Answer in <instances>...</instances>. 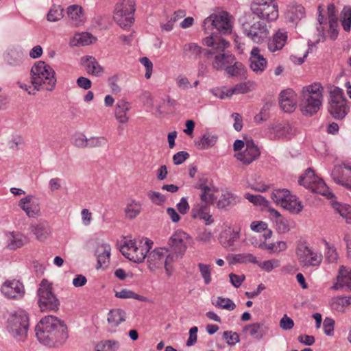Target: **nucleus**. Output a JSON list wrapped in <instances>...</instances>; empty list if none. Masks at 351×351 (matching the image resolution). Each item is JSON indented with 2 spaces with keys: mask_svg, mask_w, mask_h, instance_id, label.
<instances>
[{
  "mask_svg": "<svg viewBox=\"0 0 351 351\" xmlns=\"http://www.w3.org/2000/svg\"><path fill=\"white\" fill-rule=\"evenodd\" d=\"M66 326L57 317L49 315L43 318L36 327L38 340L45 345L51 346L58 339L65 336Z\"/></svg>",
  "mask_w": 351,
  "mask_h": 351,
  "instance_id": "nucleus-1",
  "label": "nucleus"
},
{
  "mask_svg": "<svg viewBox=\"0 0 351 351\" xmlns=\"http://www.w3.org/2000/svg\"><path fill=\"white\" fill-rule=\"evenodd\" d=\"M203 44L211 47L210 51L208 53V58H210V56L215 54L212 63L215 69H223L234 63V56L224 53V50L229 47L230 44L221 36L212 34L203 40Z\"/></svg>",
  "mask_w": 351,
  "mask_h": 351,
  "instance_id": "nucleus-2",
  "label": "nucleus"
},
{
  "mask_svg": "<svg viewBox=\"0 0 351 351\" xmlns=\"http://www.w3.org/2000/svg\"><path fill=\"white\" fill-rule=\"evenodd\" d=\"M324 92V87L318 82L303 87L300 107L304 114L311 116L319 110L322 106Z\"/></svg>",
  "mask_w": 351,
  "mask_h": 351,
  "instance_id": "nucleus-3",
  "label": "nucleus"
},
{
  "mask_svg": "<svg viewBox=\"0 0 351 351\" xmlns=\"http://www.w3.org/2000/svg\"><path fill=\"white\" fill-rule=\"evenodd\" d=\"M32 84L37 90H52L56 85L55 73L52 68L43 61L35 64L31 70Z\"/></svg>",
  "mask_w": 351,
  "mask_h": 351,
  "instance_id": "nucleus-4",
  "label": "nucleus"
},
{
  "mask_svg": "<svg viewBox=\"0 0 351 351\" xmlns=\"http://www.w3.org/2000/svg\"><path fill=\"white\" fill-rule=\"evenodd\" d=\"M152 243L148 240L136 241L125 238L121 246L120 251L122 254L131 261L142 263L150 249Z\"/></svg>",
  "mask_w": 351,
  "mask_h": 351,
  "instance_id": "nucleus-5",
  "label": "nucleus"
},
{
  "mask_svg": "<svg viewBox=\"0 0 351 351\" xmlns=\"http://www.w3.org/2000/svg\"><path fill=\"white\" fill-rule=\"evenodd\" d=\"M328 111L337 119H342L348 113L349 106L342 89L338 87L330 89Z\"/></svg>",
  "mask_w": 351,
  "mask_h": 351,
  "instance_id": "nucleus-6",
  "label": "nucleus"
},
{
  "mask_svg": "<svg viewBox=\"0 0 351 351\" xmlns=\"http://www.w3.org/2000/svg\"><path fill=\"white\" fill-rule=\"evenodd\" d=\"M299 182L312 192L326 196L328 199L333 197V194L329 191L324 181L316 176L311 168L306 170L304 175L300 177Z\"/></svg>",
  "mask_w": 351,
  "mask_h": 351,
  "instance_id": "nucleus-7",
  "label": "nucleus"
},
{
  "mask_svg": "<svg viewBox=\"0 0 351 351\" xmlns=\"http://www.w3.org/2000/svg\"><path fill=\"white\" fill-rule=\"evenodd\" d=\"M28 326L27 315L22 309L16 311L8 319V330L14 337L19 339V340H23L25 338Z\"/></svg>",
  "mask_w": 351,
  "mask_h": 351,
  "instance_id": "nucleus-8",
  "label": "nucleus"
},
{
  "mask_svg": "<svg viewBox=\"0 0 351 351\" xmlns=\"http://www.w3.org/2000/svg\"><path fill=\"white\" fill-rule=\"evenodd\" d=\"M38 305L40 311H56L58 309L59 301L52 292V287L47 280H43L38 290Z\"/></svg>",
  "mask_w": 351,
  "mask_h": 351,
  "instance_id": "nucleus-9",
  "label": "nucleus"
},
{
  "mask_svg": "<svg viewBox=\"0 0 351 351\" xmlns=\"http://www.w3.org/2000/svg\"><path fill=\"white\" fill-rule=\"evenodd\" d=\"M271 0H253L251 10L258 18L267 21H274L278 17V5Z\"/></svg>",
  "mask_w": 351,
  "mask_h": 351,
  "instance_id": "nucleus-10",
  "label": "nucleus"
},
{
  "mask_svg": "<svg viewBox=\"0 0 351 351\" xmlns=\"http://www.w3.org/2000/svg\"><path fill=\"white\" fill-rule=\"evenodd\" d=\"M135 1L134 0H123L116 4L114 19L121 27L130 26L134 21Z\"/></svg>",
  "mask_w": 351,
  "mask_h": 351,
  "instance_id": "nucleus-11",
  "label": "nucleus"
},
{
  "mask_svg": "<svg viewBox=\"0 0 351 351\" xmlns=\"http://www.w3.org/2000/svg\"><path fill=\"white\" fill-rule=\"evenodd\" d=\"M213 25L223 34H230L232 32L231 16L227 12L213 14L207 17L204 21V27Z\"/></svg>",
  "mask_w": 351,
  "mask_h": 351,
  "instance_id": "nucleus-12",
  "label": "nucleus"
},
{
  "mask_svg": "<svg viewBox=\"0 0 351 351\" xmlns=\"http://www.w3.org/2000/svg\"><path fill=\"white\" fill-rule=\"evenodd\" d=\"M296 256L302 267H317L322 261V254L314 252L304 243L298 244L296 248Z\"/></svg>",
  "mask_w": 351,
  "mask_h": 351,
  "instance_id": "nucleus-13",
  "label": "nucleus"
},
{
  "mask_svg": "<svg viewBox=\"0 0 351 351\" xmlns=\"http://www.w3.org/2000/svg\"><path fill=\"white\" fill-rule=\"evenodd\" d=\"M331 176L335 183L351 191V165L342 164L335 167Z\"/></svg>",
  "mask_w": 351,
  "mask_h": 351,
  "instance_id": "nucleus-14",
  "label": "nucleus"
},
{
  "mask_svg": "<svg viewBox=\"0 0 351 351\" xmlns=\"http://www.w3.org/2000/svg\"><path fill=\"white\" fill-rule=\"evenodd\" d=\"M1 291L6 298L13 300L21 299L25 293L23 285L15 279L5 281Z\"/></svg>",
  "mask_w": 351,
  "mask_h": 351,
  "instance_id": "nucleus-15",
  "label": "nucleus"
},
{
  "mask_svg": "<svg viewBox=\"0 0 351 351\" xmlns=\"http://www.w3.org/2000/svg\"><path fill=\"white\" fill-rule=\"evenodd\" d=\"M260 154L259 148L252 140H247L245 142V150L235 154V157L243 165H248L256 160L260 156Z\"/></svg>",
  "mask_w": 351,
  "mask_h": 351,
  "instance_id": "nucleus-16",
  "label": "nucleus"
},
{
  "mask_svg": "<svg viewBox=\"0 0 351 351\" xmlns=\"http://www.w3.org/2000/svg\"><path fill=\"white\" fill-rule=\"evenodd\" d=\"M189 235L182 230L176 231L170 238L169 243L175 254L182 255L186 251Z\"/></svg>",
  "mask_w": 351,
  "mask_h": 351,
  "instance_id": "nucleus-17",
  "label": "nucleus"
},
{
  "mask_svg": "<svg viewBox=\"0 0 351 351\" xmlns=\"http://www.w3.org/2000/svg\"><path fill=\"white\" fill-rule=\"evenodd\" d=\"M241 227H230L225 228L219 234V240L224 247H232L240 238Z\"/></svg>",
  "mask_w": 351,
  "mask_h": 351,
  "instance_id": "nucleus-18",
  "label": "nucleus"
},
{
  "mask_svg": "<svg viewBox=\"0 0 351 351\" xmlns=\"http://www.w3.org/2000/svg\"><path fill=\"white\" fill-rule=\"evenodd\" d=\"M279 104L285 112H293L297 105L296 93L290 88L282 90L280 95Z\"/></svg>",
  "mask_w": 351,
  "mask_h": 351,
  "instance_id": "nucleus-19",
  "label": "nucleus"
},
{
  "mask_svg": "<svg viewBox=\"0 0 351 351\" xmlns=\"http://www.w3.org/2000/svg\"><path fill=\"white\" fill-rule=\"evenodd\" d=\"M210 204L204 202L195 204L191 210V217L193 219L203 220L206 225L213 223L214 219L210 214Z\"/></svg>",
  "mask_w": 351,
  "mask_h": 351,
  "instance_id": "nucleus-20",
  "label": "nucleus"
},
{
  "mask_svg": "<svg viewBox=\"0 0 351 351\" xmlns=\"http://www.w3.org/2000/svg\"><path fill=\"white\" fill-rule=\"evenodd\" d=\"M19 206L25 212L29 217H36L40 215V209L38 199L28 195L19 202Z\"/></svg>",
  "mask_w": 351,
  "mask_h": 351,
  "instance_id": "nucleus-21",
  "label": "nucleus"
},
{
  "mask_svg": "<svg viewBox=\"0 0 351 351\" xmlns=\"http://www.w3.org/2000/svg\"><path fill=\"white\" fill-rule=\"evenodd\" d=\"M67 16L70 23L75 26L82 25L86 19L82 8L77 5H72L67 8Z\"/></svg>",
  "mask_w": 351,
  "mask_h": 351,
  "instance_id": "nucleus-22",
  "label": "nucleus"
},
{
  "mask_svg": "<svg viewBox=\"0 0 351 351\" xmlns=\"http://www.w3.org/2000/svg\"><path fill=\"white\" fill-rule=\"evenodd\" d=\"M167 252L168 250L166 248H158L152 252L148 256L149 268L154 269L161 267L164 265Z\"/></svg>",
  "mask_w": 351,
  "mask_h": 351,
  "instance_id": "nucleus-23",
  "label": "nucleus"
},
{
  "mask_svg": "<svg viewBox=\"0 0 351 351\" xmlns=\"http://www.w3.org/2000/svg\"><path fill=\"white\" fill-rule=\"evenodd\" d=\"M344 287L351 290V269L345 266H341L337 277V282L333 285L332 289L337 290Z\"/></svg>",
  "mask_w": 351,
  "mask_h": 351,
  "instance_id": "nucleus-24",
  "label": "nucleus"
},
{
  "mask_svg": "<svg viewBox=\"0 0 351 351\" xmlns=\"http://www.w3.org/2000/svg\"><path fill=\"white\" fill-rule=\"evenodd\" d=\"M81 62L88 74L99 76L103 73V68L94 57H83L81 59Z\"/></svg>",
  "mask_w": 351,
  "mask_h": 351,
  "instance_id": "nucleus-25",
  "label": "nucleus"
},
{
  "mask_svg": "<svg viewBox=\"0 0 351 351\" xmlns=\"http://www.w3.org/2000/svg\"><path fill=\"white\" fill-rule=\"evenodd\" d=\"M196 188L201 190L200 199L202 202L212 205L217 199L215 193L218 192L213 187L206 185L205 183L199 182Z\"/></svg>",
  "mask_w": 351,
  "mask_h": 351,
  "instance_id": "nucleus-26",
  "label": "nucleus"
},
{
  "mask_svg": "<svg viewBox=\"0 0 351 351\" xmlns=\"http://www.w3.org/2000/svg\"><path fill=\"white\" fill-rule=\"evenodd\" d=\"M287 40V33L284 29H279L273 36L268 44V48L271 52L280 50Z\"/></svg>",
  "mask_w": 351,
  "mask_h": 351,
  "instance_id": "nucleus-27",
  "label": "nucleus"
},
{
  "mask_svg": "<svg viewBox=\"0 0 351 351\" xmlns=\"http://www.w3.org/2000/svg\"><path fill=\"white\" fill-rule=\"evenodd\" d=\"M250 67L254 71H263L267 64L266 60L260 54V49L254 47L251 51Z\"/></svg>",
  "mask_w": 351,
  "mask_h": 351,
  "instance_id": "nucleus-28",
  "label": "nucleus"
},
{
  "mask_svg": "<svg viewBox=\"0 0 351 351\" xmlns=\"http://www.w3.org/2000/svg\"><path fill=\"white\" fill-rule=\"evenodd\" d=\"M251 85L250 82L238 84L232 88L221 90L219 97L221 99H223L225 97H230L233 95L247 93L251 90Z\"/></svg>",
  "mask_w": 351,
  "mask_h": 351,
  "instance_id": "nucleus-29",
  "label": "nucleus"
},
{
  "mask_svg": "<svg viewBox=\"0 0 351 351\" xmlns=\"http://www.w3.org/2000/svg\"><path fill=\"white\" fill-rule=\"evenodd\" d=\"M274 131L278 138L290 139L295 134V129L288 123L276 125Z\"/></svg>",
  "mask_w": 351,
  "mask_h": 351,
  "instance_id": "nucleus-30",
  "label": "nucleus"
},
{
  "mask_svg": "<svg viewBox=\"0 0 351 351\" xmlns=\"http://www.w3.org/2000/svg\"><path fill=\"white\" fill-rule=\"evenodd\" d=\"M248 35L254 42L260 43L267 37V32L265 27L258 22L251 27Z\"/></svg>",
  "mask_w": 351,
  "mask_h": 351,
  "instance_id": "nucleus-31",
  "label": "nucleus"
},
{
  "mask_svg": "<svg viewBox=\"0 0 351 351\" xmlns=\"http://www.w3.org/2000/svg\"><path fill=\"white\" fill-rule=\"evenodd\" d=\"M94 41H95V38L92 34L82 32L75 34L70 40V45L71 46H84L92 44Z\"/></svg>",
  "mask_w": 351,
  "mask_h": 351,
  "instance_id": "nucleus-32",
  "label": "nucleus"
},
{
  "mask_svg": "<svg viewBox=\"0 0 351 351\" xmlns=\"http://www.w3.org/2000/svg\"><path fill=\"white\" fill-rule=\"evenodd\" d=\"M351 305V297L339 296L332 299L331 308L337 311L343 313Z\"/></svg>",
  "mask_w": 351,
  "mask_h": 351,
  "instance_id": "nucleus-33",
  "label": "nucleus"
},
{
  "mask_svg": "<svg viewBox=\"0 0 351 351\" xmlns=\"http://www.w3.org/2000/svg\"><path fill=\"white\" fill-rule=\"evenodd\" d=\"M130 110V104L124 100L118 101L115 108V116L120 123H126L128 121L127 112Z\"/></svg>",
  "mask_w": 351,
  "mask_h": 351,
  "instance_id": "nucleus-34",
  "label": "nucleus"
},
{
  "mask_svg": "<svg viewBox=\"0 0 351 351\" xmlns=\"http://www.w3.org/2000/svg\"><path fill=\"white\" fill-rule=\"evenodd\" d=\"M125 312L119 308L112 309L110 311L108 321L112 327L117 326L125 320Z\"/></svg>",
  "mask_w": 351,
  "mask_h": 351,
  "instance_id": "nucleus-35",
  "label": "nucleus"
},
{
  "mask_svg": "<svg viewBox=\"0 0 351 351\" xmlns=\"http://www.w3.org/2000/svg\"><path fill=\"white\" fill-rule=\"evenodd\" d=\"M97 262L100 267L109 262L110 256V247L109 245H101L97 250Z\"/></svg>",
  "mask_w": 351,
  "mask_h": 351,
  "instance_id": "nucleus-36",
  "label": "nucleus"
},
{
  "mask_svg": "<svg viewBox=\"0 0 351 351\" xmlns=\"http://www.w3.org/2000/svg\"><path fill=\"white\" fill-rule=\"evenodd\" d=\"M282 208L289 210L290 213H298L302 210V206L295 196L291 195L290 197L287 198Z\"/></svg>",
  "mask_w": 351,
  "mask_h": 351,
  "instance_id": "nucleus-37",
  "label": "nucleus"
},
{
  "mask_svg": "<svg viewBox=\"0 0 351 351\" xmlns=\"http://www.w3.org/2000/svg\"><path fill=\"white\" fill-rule=\"evenodd\" d=\"M340 21L344 31L349 32L351 29V7L345 6L340 15Z\"/></svg>",
  "mask_w": 351,
  "mask_h": 351,
  "instance_id": "nucleus-38",
  "label": "nucleus"
},
{
  "mask_svg": "<svg viewBox=\"0 0 351 351\" xmlns=\"http://www.w3.org/2000/svg\"><path fill=\"white\" fill-rule=\"evenodd\" d=\"M291 195L290 192L286 189L275 190L271 194V199L278 205L282 207L287 198H289Z\"/></svg>",
  "mask_w": 351,
  "mask_h": 351,
  "instance_id": "nucleus-39",
  "label": "nucleus"
},
{
  "mask_svg": "<svg viewBox=\"0 0 351 351\" xmlns=\"http://www.w3.org/2000/svg\"><path fill=\"white\" fill-rule=\"evenodd\" d=\"M202 51V47L195 43H187L183 47V53L186 56L197 57Z\"/></svg>",
  "mask_w": 351,
  "mask_h": 351,
  "instance_id": "nucleus-40",
  "label": "nucleus"
},
{
  "mask_svg": "<svg viewBox=\"0 0 351 351\" xmlns=\"http://www.w3.org/2000/svg\"><path fill=\"white\" fill-rule=\"evenodd\" d=\"M261 247L270 252L278 253L287 249V243L285 241H278L273 243H263Z\"/></svg>",
  "mask_w": 351,
  "mask_h": 351,
  "instance_id": "nucleus-41",
  "label": "nucleus"
},
{
  "mask_svg": "<svg viewBox=\"0 0 351 351\" xmlns=\"http://www.w3.org/2000/svg\"><path fill=\"white\" fill-rule=\"evenodd\" d=\"M141 205L138 202L132 201L128 204L125 209V213L128 218L136 217L141 212Z\"/></svg>",
  "mask_w": 351,
  "mask_h": 351,
  "instance_id": "nucleus-42",
  "label": "nucleus"
},
{
  "mask_svg": "<svg viewBox=\"0 0 351 351\" xmlns=\"http://www.w3.org/2000/svg\"><path fill=\"white\" fill-rule=\"evenodd\" d=\"M250 227L252 230L258 232H265L263 236L265 239L270 238L272 234L271 230L267 228V224L263 221H253Z\"/></svg>",
  "mask_w": 351,
  "mask_h": 351,
  "instance_id": "nucleus-43",
  "label": "nucleus"
},
{
  "mask_svg": "<svg viewBox=\"0 0 351 351\" xmlns=\"http://www.w3.org/2000/svg\"><path fill=\"white\" fill-rule=\"evenodd\" d=\"M32 231L39 240L45 239L49 234L48 228L43 223H39L33 226Z\"/></svg>",
  "mask_w": 351,
  "mask_h": 351,
  "instance_id": "nucleus-44",
  "label": "nucleus"
},
{
  "mask_svg": "<svg viewBox=\"0 0 351 351\" xmlns=\"http://www.w3.org/2000/svg\"><path fill=\"white\" fill-rule=\"evenodd\" d=\"M198 268L200 271L201 276L204 279V283L206 285H208L210 283L212 278H211V271L212 268L210 265L199 263Z\"/></svg>",
  "mask_w": 351,
  "mask_h": 351,
  "instance_id": "nucleus-45",
  "label": "nucleus"
},
{
  "mask_svg": "<svg viewBox=\"0 0 351 351\" xmlns=\"http://www.w3.org/2000/svg\"><path fill=\"white\" fill-rule=\"evenodd\" d=\"M217 142V137L210 135V134H205L198 143V146L201 149H207L215 145Z\"/></svg>",
  "mask_w": 351,
  "mask_h": 351,
  "instance_id": "nucleus-46",
  "label": "nucleus"
},
{
  "mask_svg": "<svg viewBox=\"0 0 351 351\" xmlns=\"http://www.w3.org/2000/svg\"><path fill=\"white\" fill-rule=\"evenodd\" d=\"M63 9L60 5H53L47 14V19L50 21H57L63 16Z\"/></svg>",
  "mask_w": 351,
  "mask_h": 351,
  "instance_id": "nucleus-47",
  "label": "nucleus"
},
{
  "mask_svg": "<svg viewBox=\"0 0 351 351\" xmlns=\"http://www.w3.org/2000/svg\"><path fill=\"white\" fill-rule=\"evenodd\" d=\"M262 325L258 323H254L248 324L244 328V331L248 332V333L253 337L257 338H261L263 335L261 333V328Z\"/></svg>",
  "mask_w": 351,
  "mask_h": 351,
  "instance_id": "nucleus-48",
  "label": "nucleus"
},
{
  "mask_svg": "<svg viewBox=\"0 0 351 351\" xmlns=\"http://www.w3.org/2000/svg\"><path fill=\"white\" fill-rule=\"evenodd\" d=\"M215 305L230 311L234 310L236 307L235 304L230 299L221 297L217 298Z\"/></svg>",
  "mask_w": 351,
  "mask_h": 351,
  "instance_id": "nucleus-49",
  "label": "nucleus"
},
{
  "mask_svg": "<svg viewBox=\"0 0 351 351\" xmlns=\"http://www.w3.org/2000/svg\"><path fill=\"white\" fill-rule=\"evenodd\" d=\"M178 254H175V252H173V254H169L168 252L167 254V256L165 258L163 265L165 266L166 272L168 276H170L171 274V263L175 261L176 258H178Z\"/></svg>",
  "mask_w": 351,
  "mask_h": 351,
  "instance_id": "nucleus-50",
  "label": "nucleus"
},
{
  "mask_svg": "<svg viewBox=\"0 0 351 351\" xmlns=\"http://www.w3.org/2000/svg\"><path fill=\"white\" fill-rule=\"evenodd\" d=\"M234 260L240 263H258L256 258L252 254L246 253L236 255Z\"/></svg>",
  "mask_w": 351,
  "mask_h": 351,
  "instance_id": "nucleus-51",
  "label": "nucleus"
},
{
  "mask_svg": "<svg viewBox=\"0 0 351 351\" xmlns=\"http://www.w3.org/2000/svg\"><path fill=\"white\" fill-rule=\"evenodd\" d=\"M245 197L250 202L253 203L254 205H265L267 201L265 199L260 195H252L250 193H246L245 195Z\"/></svg>",
  "mask_w": 351,
  "mask_h": 351,
  "instance_id": "nucleus-52",
  "label": "nucleus"
},
{
  "mask_svg": "<svg viewBox=\"0 0 351 351\" xmlns=\"http://www.w3.org/2000/svg\"><path fill=\"white\" fill-rule=\"evenodd\" d=\"M115 296L119 298H135L141 300L138 294L126 289H123L120 291H116Z\"/></svg>",
  "mask_w": 351,
  "mask_h": 351,
  "instance_id": "nucleus-53",
  "label": "nucleus"
},
{
  "mask_svg": "<svg viewBox=\"0 0 351 351\" xmlns=\"http://www.w3.org/2000/svg\"><path fill=\"white\" fill-rule=\"evenodd\" d=\"M276 229L280 233H285L289 230V226L287 221L282 217L276 219Z\"/></svg>",
  "mask_w": 351,
  "mask_h": 351,
  "instance_id": "nucleus-54",
  "label": "nucleus"
},
{
  "mask_svg": "<svg viewBox=\"0 0 351 351\" xmlns=\"http://www.w3.org/2000/svg\"><path fill=\"white\" fill-rule=\"evenodd\" d=\"M25 239L21 235H12L9 246L11 249H16L23 245Z\"/></svg>",
  "mask_w": 351,
  "mask_h": 351,
  "instance_id": "nucleus-55",
  "label": "nucleus"
},
{
  "mask_svg": "<svg viewBox=\"0 0 351 351\" xmlns=\"http://www.w3.org/2000/svg\"><path fill=\"white\" fill-rule=\"evenodd\" d=\"M140 62L145 66L146 69L145 75V77L147 79H149L151 77L153 70L152 62L147 57L141 58L140 59Z\"/></svg>",
  "mask_w": 351,
  "mask_h": 351,
  "instance_id": "nucleus-56",
  "label": "nucleus"
},
{
  "mask_svg": "<svg viewBox=\"0 0 351 351\" xmlns=\"http://www.w3.org/2000/svg\"><path fill=\"white\" fill-rule=\"evenodd\" d=\"M232 195L229 192L222 194L221 198L219 199L217 206L219 208H225L231 204Z\"/></svg>",
  "mask_w": 351,
  "mask_h": 351,
  "instance_id": "nucleus-57",
  "label": "nucleus"
},
{
  "mask_svg": "<svg viewBox=\"0 0 351 351\" xmlns=\"http://www.w3.org/2000/svg\"><path fill=\"white\" fill-rule=\"evenodd\" d=\"M148 197L153 203L160 205L165 202V197L158 192L150 191L148 193Z\"/></svg>",
  "mask_w": 351,
  "mask_h": 351,
  "instance_id": "nucleus-58",
  "label": "nucleus"
},
{
  "mask_svg": "<svg viewBox=\"0 0 351 351\" xmlns=\"http://www.w3.org/2000/svg\"><path fill=\"white\" fill-rule=\"evenodd\" d=\"M294 326V322L292 319L287 315H284L280 321V327L285 330H291Z\"/></svg>",
  "mask_w": 351,
  "mask_h": 351,
  "instance_id": "nucleus-59",
  "label": "nucleus"
},
{
  "mask_svg": "<svg viewBox=\"0 0 351 351\" xmlns=\"http://www.w3.org/2000/svg\"><path fill=\"white\" fill-rule=\"evenodd\" d=\"M278 263L279 262L278 260H275V259L269 260V261H266L259 263L258 266L261 269H263L267 271H270L274 267L279 266Z\"/></svg>",
  "mask_w": 351,
  "mask_h": 351,
  "instance_id": "nucleus-60",
  "label": "nucleus"
},
{
  "mask_svg": "<svg viewBox=\"0 0 351 351\" xmlns=\"http://www.w3.org/2000/svg\"><path fill=\"white\" fill-rule=\"evenodd\" d=\"M223 337L230 345H234L239 341V336L237 332H224Z\"/></svg>",
  "mask_w": 351,
  "mask_h": 351,
  "instance_id": "nucleus-61",
  "label": "nucleus"
},
{
  "mask_svg": "<svg viewBox=\"0 0 351 351\" xmlns=\"http://www.w3.org/2000/svg\"><path fill=\"white\" fill-rule=\"evenodd\" d=\"M335 321L331 319L326 317L324 321V332L327 335H331L334 330Z\"/></svg>",
  "mask_w": 351,
  "mask_h": 351,
  "instance_id": "nucleus-62",
  "label": "nucleus"
},
{
  "mask_svg": "<svg viewBox=\"0 0 351 351\" xmlns=\"http://www.w3.org/2000/svg\"><path fill=\"white\" fill-rule=\"evenodd\" d=\"M189 156V154L184 151L179 152L176 154L173 157V160L175 165H180L184 162Z\"/></svg>",
  "mask_w": 351,
  "mask_h": 351,
  "instance_id": "nucleus-63",
  "label": "nucleus"
},
{
  "mask_svg": "<svg viewBox=\"0 0 351 351\" xmlns=\"http://www.w3.org/2000/svg\"><path fill=\"white\" fill-rule=\"evenodd\" d=\"M269 117L268 108L265 106L261 112L254 117V121L256 123H261V121H265Z\"/></svg>",
  "mask_w": 351,
  "mask_h": 351,
  "instance_id": "nucleus-64",
  "label": "nucleus"
}]
</instances>
